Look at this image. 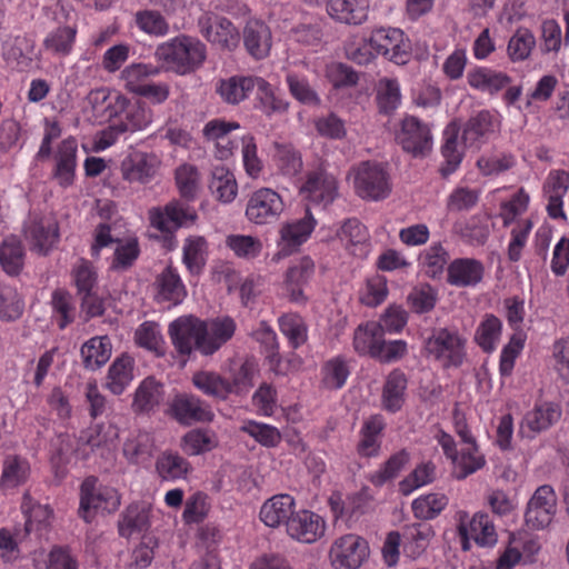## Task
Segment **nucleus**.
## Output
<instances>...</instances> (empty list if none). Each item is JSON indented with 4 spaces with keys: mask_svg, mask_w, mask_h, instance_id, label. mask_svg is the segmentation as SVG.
I'll list each match as a JSON object with an SVG mask.
<instances>
[{
    "mask_svg": "<svg viewBox=\"0 0 569 569\" xmlns=\"http://www.w3.org/2000/svg\"><path fill=\"white\" fill-rule=\"evenodd\" d=\"M157 61L179 76L199 70L207 59V46L197 37L179 34L157 46Z\"/></svg>",
    "mask_w": 569,
    "mask_h": 569,
    "instance_id": "nucleus-1",
    "label": "nucleus"
},
{
    "mask_svg": "<svg viewBox=\"0 0 569 569\" xmlns=\"http://www.w3.org/2000/svg\"><path fill=\"white\" fill-rule=\"evenodd\" d=\"M467 339L456 329L433 328L423 339L426 356L445 369L459 368L466 357Z\"/></svg>",
    "mask_w": 569,
    "mask_h": 569,
    "instance_id": "nucleus-2",
    "label": "nucleus"
},
{
    "mask_svg": "<svg viewBox=\"0 0 569 569\" xmlns=\"http://www.w3.org/2000/svg\"><path fill=\"white\" fill-rule=\"evenodd\" d=\"M150 226L166 236L173 237L179 229H187L198 221L197 209L186 199H172L162 207L149 210Z\"/></svg>",
    "mask_w": 569,
    "mask_h": 569,
    "instance_id": "nucleus-3",
    "label": "nucleus"
},
{
    "mask_svg": "<svg viewBox=\"0 0 569 569\" xmlns=\"http://www.w3.org/2000/svg\"><path fill=\"white\" fill-rule=\"evenodd\" d=\"M120 495L117 489L104 486L98 478L87 477L80 487L79 516L90 523L97 511L114 512L120 506Z\"/></svg>",
    "mask_w": 569,
    "mask_h": 569,
    "instance_id": "nucleus-4",
    "label": "nucleus"
},
{
    "mask_svg": "<svg viewBox=\"0 0 569 569\" xmlns=\"http://www.w3.org/2000/svg\"><path fill=\"white\" fill-rule=\"evenodd\" d=\"M353 188L361 199L383 200L391 192L389 172L381 163L363 161L353 169Z\"/></svg>",
    "mask_w": 569,
    "mask_h": 569,
    "instance_id": "nucleus-5",
    "label": "nucleus"
},
{
    "mask_svg": "<svg viewBox=\"0 0 569 569\" xmlns=\"http://www.w3.org/2000/svg\"><path fill=\"white\" fill-rule=\"evenodd\" d=\"M167 415L180 426L190 427L196 423L213 421L211 406L193 393H177L168 405Z\"/></svg>",
    "mask_w": 569,
    "mask_h": 569,
    "instance_id": "nucleus-6",
    "label": "nucleus"
},
{
    "mask_svg": "<svg viewBox=\"0 0 569 569\" xmlns=\"http://www.w3.org/2000/svg\"><path fill=\"white\" fill-rule=\"evenodd\" d=\"M206 321L192 316H181L170 322L168 335L176 351L181 356H190L193 350L201 353L200 345L204 343Z\"/></svg>",
    "mask_w": 569,
    "mask_h": 569,
    "instance_id": "nucleus-7",
    "label": "nucleus"
},
{
    "mask_svg": "<svg viewBox=\"0 0 569 569\" xmlns=\"http://www.w3.org/2000/svg\"><path fill=\"white\" fill-rule=\"evenodd\" d=\"M368 43L377 54L396 64H406L411 57V42L398 28H379L371 32Z\"/></svg>",
    "mask_w": 569,
    "mask_h": 569,
    "instance_id": "nucleus-8",
    "label": "nucleus"
},
{
    "mask_svg": "<svg viewBox=\"0 0 569 569\" xmlns=\"http://www.w3.org/2000/svg\"><path fill=\"white\" fill-rule=\"evenodd\" d=\"M302 198L323 208L331 204L339 194L337 178L323 164L307 171L300 187Z\"/></svg>",
    "mask_w": 569,
    "mask_h": 569,
    "instance_id": "nucleus-9",
    "label": "nucleus"
},
{
    "mask_svg": "<svg viewBox=\"0 0 569 569\" xmlns=\"http://www.w3.org/2000/svg\"><path fill=\"white\" fill-rule=\"evenodd\" d=\"M197 26L200 34L218 49L232 51L240 42V34L234 24L214 12L202 13Z\"/></svg>",
    "mask_w": 569,
    "mask_h": 569,
    "instance_id": "nucleus-10",
    "label": "nucleus"
},
{
    "mask_svg": "<svg viewBox=\"0 0 569 569\" xmlns=\"http://www.w3.org/2000/svg\"><path fill=\"white\" fill-rule=\"evenodd\" d=\"M284 209L282 197L271 188L253 191L247 202L246 217L258 226L276 222Z\"/></svg>",
    "mask_w": 569,
    "mask_h": 569,
    "instance_id": "nucleus-11",
    "label": "nucleus"
},
{
    "mask_svg": "<svg viewBox=\"0 0 569 569\" xmlns=\"http://www.w3.org/2000/svg\"><path fill=\"white\" fill-rule=\"evenodd\" d=\"M557 511V495L549 485L538 487L529 499L525 511V523L530 530H543Z\"/></svg>",
    "mask_w": 569,
    "mask_h": 569,
    "instance_id": "nucleus-12",
    "label": "nucleus"
},
{
    "mask_svg": "<svg viewBox=\"0 0 569 569\" xmlns=\"http://www.w3.org/2000/svg\"><path fill=\"white\" fill-rule=\"evenodd\" d=\"M396 141L403 151L413 157L425 156L432 148V134L429 126L415 116H406L400 121Z\"/></svg>",
    "mask_w": 569,
    "mask_h": 569,
    "instance_id": "nucleus-13",
    "label": "nucleus"
},
{
    "mask_svg": "<svg viewBox=\"0 0 569 569\" xmlns=\"http://www.w3.org/2000/svg\"><path fill=\"white\" fill-rule=\"evenodd\" d=\"M369 555L367 541L357 535H345L336 539L329 557L336 569H358Z\"/></svg>",
    "mask_w": 569,
    "mask_h": 569,
    "instance_id": "nucleus-14",
    "label": "nucleus"
},
{
    "mask_svg": "<svg viewBox=\"0 0 569 569\" xmlns=\"http://www.w3.org/2000/svg\"><path fill=\"white\" fill-rule=\"evenodd\" d=\"M316 226L317 220L310 209L302 218L284 223L280 229V249L273 259L279 260L297 250L309 239Z\"/></svg>",
    "mask_w": 569,
    "mask_h": 569,
    "instance_id": "nucleus-15",
    "label": "nucleus"
},
{
    "mask_svg": "<svg viewBox=\"0 0 569 569\" xmlns=\"http://www.w3.org/2000/svg\"><path fill=\"white\" fill-rule=\"evenodd\" d=\"M24 237L31 246V250L47 254L58 240V224L47 217L30 214L24 222Z\"/></svg>",
    "mask_w": 569,
    "mask_h": 569,
    "instance_id": "nucleus-16",
    "label": "nucleus"
},
{
    "mask_svg": "<svg viewBox=\"0 0 569 569\" xmlns=\"http://www.w3.org/2000/svg\"><path fill=\"white\" fill-rule=\"evenodd\" d=\"M561 415V406L557 402L545 401L537 403L532 410L523 416L519 433L525 438L533 439L538 433L558 422Z\"/></svg>",
    "mask_w": 569,
    "mask_h": 569,
    "instance_id": "nucleus-17",
    "label": "nucleus"
},
{
    "mask_svg": "<svg viewBox=\"0 0 569 569\" xmlns=\"http://www.w3.org/2000/svg\"><path fill=\"white\" fill-rule=\"evenodd\" d=\"M286 530L292 539L303 543H312L325 535L326 522L318 513L303 509L293 512Z\"/></svg>",
    "mask_w": 569,
    "mask_h": 569,
    "instance_id": "nucleus-18",
    "label": "nucleus"
},
{
    "mask_svg": "<svg viewBox=\"0 0 569 569\" xmlns=\"http://www.w3.org/2000/svg\"><path fill=\"white\" fill-rule=\"evenodd\" d=\"M459 535H470L479 547H493L498 541L496 527L488 513L477 512L469 519L467 512H459Z\"/></svg>",
    "mask_w": 569,
    "mask_h": 569,
    "instance_id": "nucleus-19",
    "label": "nucleus"
},
{
    "mask_svg": "<svg viewBox=\"0 0 569 569\" xmlns=\"http://www.w3.org/2000/svg\"><path fill=\"white\" fill-rule=\"evenodd\" d=\"M78 143L72 137L63 139L54 153L52 179L59 187L67 189L74 182Z\"/></svg>",
    "mask_w": 569,
    "mask_h": 569,
    "instance_id": "nucleus-20",
    "label": "nucleus"
},
{
    "mask_svg": "<svg viewBox=\"0 0 569 569\" xmlns=\"http://www.w3.org/2000/svg\"><path fill=\"white\" fill-rule=\"evenodd\" d=\"M569 190V172L566 170H551L542 187L546 197L547 212L552 219H566L563 198Z\"/></svg>",
    "mask_w": 569,
    "mask_h": 569,
    "instance_id": "nucleus-21",
    "label": "nucleus"
},
{
    "mask_svg": "<svg viewBox=\"0 0 569 569\" xmlns=\"http://www.w3.org/2000/svg\"><path fill=\"white\" fill-rule=\"evenodd\" d=\"M157 168L158 161L153 154L133 151L121 161L120 171L123 180L146 184L152 180Z\"/></svg>",
    "mask_w": 569,
    "mask_h": 569,
    "instance_id": "nucleus-22",
    "label": "nucleus"
},
{
    "mask_svg": "<svg viewBox=\"0 0 569 569\" xmlns=\"http://www.w3.org/2000/svg\"><path fill=\"white\" fill-rule=\"evenodd\" d=\"M315 274V262L308 257H301L292 266H290L284 276V289L289 296L290 301L305 305L307 296L303 292V287L308 284Z\"/></svg>",
    "mask_w": 569,
    "mask_h": 569,
    "instance_id": "nucleus-23",
    "label": "nucleus"
},
{
    "mask_svg": "<svg viewBox=\"0 0 569 569\" xmlns=\"http://www.w3.org/2000/svg\"><path fill=\"white\" fill-rule=\"evenodd\" d=\"M483 274V263L473 258H457L447 268L448 283L459 288L476 287Z\"/></svg>",
    "mask_w": 569,
    "mask_h": 569,
    "instance_id": "nucleus-24",
    "label": "nucleus"
},
{
    "mask_svg": "<svg viewBox=\"0 0 569 569\" xmlns=\"http://www.w3.org/2000/svg\"><path fill=\"white\" fill-rule=\"evenodd\" d=\"M154 298L158 302H169L177 306L187 296V289L176 268L167 266L154 280Z\"/></svg>",
    "mask_w": 569,
    "mask_h": 569,
    "instance_id": "nucleus-25",
    "label": "nucleus"
},
{
    "mask_svg": "<svg viewBox=\"0 0 569 569\" xmlns=\"http://www.w3.org/2000/svg\"><path fill=\"white\" fill-rule=\"evenodd\" d=\"M116 104L123 113L119 118V131L133 132L147 128L153 119V112L144 102H129L126 97L118 96Z\"/></svg>",
    "mask_w": 569,
    "mask_h": 569,
    "instance_id": "nucleus-26",
    "label": "nucleus"
},
{
    "mask_svg": "<svg viewBox=\"0 0 569 569\" xmlns=\"http://www.w3.org/2000/svg\"><path fill=\"white\" fill-rule=\"evenodd\" d=\"M295 498L288 493H279L269 498L260 508V520L270 528L288 523L295 512Z\"/></svg>",
    "mask_w": 569,
    "mask_h": 569,
    "instance_id": "nucleus-27",
    "label": "nucleus"
},
{
    "mask_svg": "<svg viewBox=\"0 0 569 569\" xmlns=\"http://www.w3.org/2000/svg\"><path fill=\"white\" fill-rule=\"evenodd\" d=\"M156 450L153 436L144 430H133L123 442L122 453L131 465H148Z\"/></svg>",
    "mask_w": 569,
    "mask_h": 569,
    "instance_id": "nucleus-28",
    "label": "nucleus"
},
{
    "mask_svg": "<svg viewBox=\"0 0 569 569\" xmlns=\"http://www.w3.org/2000/svg\"><path fill=\"white\" fill-rule=\"evenodd\" d=\"M31 499L28 493L23 497L22 510L26 516L23 527V537H32L40 540L47 532L52 517V510L48 505H30Z\"/></svg>",
    "mask_w": 569,
    "mask_h": 569,
    "instance_id": "nucleus-29",
    "label": "nucleus"
},
{
    "mask_svg": "<svg viewBox=\"0 0 569 569\" xmlns=\"http://www.w3.org/2000/svg\"><path fill=\"white\" fill-rule=\"evenodd\" d=\"M408 378L400 369L389 372L382 387L381 407L383 410L396 413L400 411L406 402Z\"/></svg>",
    "mask_w": 569,
    "mask_h": 569,
    "instance_id": "nucleus-30",
    "label": "nucleus"
},
{
    "mask_svg": "<svg viewBox=\"0 0 569 569\" xmlns=\"http://www.w3.org/2000/svg\"><path fill=\"white\" fill-rule=\"evenodd\" d=\"M493 130V116L488 110L479 111L477 114L472 116L463 127V146L476 150L480 149V147L487 142Z\"/></svg>",
    "mask_w": 569,
    "mask_h": 569,
    "instance_id": "nucleus-31",
    "label": "nucleus"
},
{
    "mask_svg": "<svg viewBox=\"0 0 569 569\" xmlns=\"http://www.w3.org/2000/svg\"><path fill=\"white\" fill-rule=\"evenodd\" d=\"M206 331L201 355L211 356L232 338L236 322L230 317L216 318L206 322Z\"/></svg>",
    "mask_w": 569,
    "mask_h": 569,
    "instance_id": "nucleus-32",
    "label": "nucleus"
},
{
    "mask_svg": "<svg viewBox=\"0 0 569 569\" xmlns=\"http://www.w3.org/2000/svg\"><path fill=\"white\" fill-rule=\"evenodd\" d=\"M267 81L258 77H231L221 80L217 92L223 101L237 104L244 100L254 88H267Z\"/></svg>",
    "mask_w": 569,
    "mask_h": 569,
    "instance_id": "nucleus-33",
    "label": "nucleus"
},
{
    "mask_svg": "<svg viewBox=\"0 0 569 569\" xmlns=\"http://www.w3.org/2000/svg\"><path fill=\"white\" fill-rule=\"evenodd\" d=\"M386 427L382 416L375 415L368 418L360 431V440L357 445V452L363 458L377 457L381 448V433Z\"/></svg>",
    "mask_w": 569,
    "mask_h": 569,
    "instance_id": "nucleus-34",
    "label": "nucleus"
},
{
    "mask_svg": "<svg viewBox=\"0 0 569 569\" xmlns=\"http://www.w3.org/2000/svg\"><path fill=\"white\" fill-rule=\"evenodd\" d=\"M243 42L247 51L256 59L268 56L271 49V31L259 20H250L243 30Z\"/></svg>",
    "mask_w": 569,
    "mask_h": 569,
    "instance_id": "nucleus-35",
    "label": "nucleus"
},
{
    "mask_svg": "<svg viewBox=\"0 0 569 569\" xmlns=\"http://www.w3.org/2000/svg\"><path fill=\"white\" fill-rule=\"evenodd\" d=\"M445 142L441 147V153L445 162L440 168L442 177L452 174L460 166L463 158V141L459 139V129L456 124H449L445 132Z\"/></svg>",
    "mask_w": 569,
    "mask_h": 569,
    "instance_id": "nucleus-36",
    "label": "nucleus"
},
{
    "mask_svg": "<svg viewBox=\"0 0 569 569\" xmlns=\"http://www.w3.org/2000/svg\"><path fill=\"white\" fill-rule=\"evenodd\" d=\"M383 339L385 333L380 325L376 321H367L356 328L353 333V348L361 356L376 358Z\"/></svg>",
    "mask_w": 569,
    "mask_h": 569,
    "instance_id": "nucleus-37",
    "label": "nucleus"
},
{
    "mask_svg": "<svg viewBox=\"0 0 569 569\" xmlns=\"http://www.w3.org/2000/svg\"><path fill=\"white\" fill-rule=\"evenodd\" d=\"M163 396L164 389L162 383L152 377H148L136 389L132 410L136 413H149L161 403Z\"/></svg>",
    "mask_w": 569,
    "mask_h": 569,
    "instance_id": "nucleus-38",
    "label": "nucleus"
},
{
    "mask_svg": "<svg viewBox=\"0 0 569 569\" xmlns=\"http://www.w3.org/2000/svg\"><path fill=\"white\" fill-rule=\"evenodd\" d=\"M209 189L220 202H232L238 194V183L233 172L224 164L212 166Z\"/></svg>",
    "mask_w": 569,
    "mask_h": 569,
    "instance_id": "nucleus-39",
    "label": "nucleus"
},
{
    "mask_svg": "<svg viewBox=\"0 0 569 569\" xmlns=\"http://www.w3.org/2000/svg\"><path fill=\"white\" fill-rule=\"evenodd\" d=\"M467 80L471 88L490 94H495L508 87L511 81L510 77L505 72L485 67L470 70L467 74Z\"/></svg>",
    "mask_w": 569,
    "mask_h": 569,
    "instance_id": "nucleus-40",
    "label": "nucleus"
},
{
    "mask_svg": "<svg viewBox=\"0 0 569 569\" xmlns=\"http://www.w3.org/2000/svg\"><path fill=\"white\" fill-rule=\"evenodd\" d=\"M190 469V462L172 450L162 451L156 461V471L163 481L184 479Z\"/></svg>",
    "mask_w": 569,
    "mask_h": 569,
    "instance_id": "nucleus-41",
    "label": "nucleus"
},
{
    "mask_svg": "<svg viewBox=\"0 0 569 569\" xmlns=\"http://www.w3.org/2000/svg\"><path fill=\"white\" fill-rule=\"evenodd\" d=\"M111 343L108 337H93L84 342L80 355L86 369L94 371L104 366L111 357Z\"/></svg>",
    "mask_w": 569,
    "mask_h": 569,
    "instance_id": "nucleus-42",
    "label": "nucleus"
},
{
    "mask_svg": "<svg viewBox=\"0 0 569 569\" xmlns=\"http://www.w3.org/2000/svg\"><path fill=\"white\" fill-rule=\"evenodd\" d=\"M77 28L62 26L51 30L43 39L42 47L46 52L64 58L69 56L76 42Z\"/></svg>",
    "mask_w": 569,
    "mask_h": 569,
    "instance_id": "nucleus-43",
    "label": "nucleus"
},
{
    "mask_svg": "<svg viewBox=\"0 0 569 569\" xmlns=\"http://www.w3.org/2000/svg\"><path fill=\"white\" fill-rule=\"evenodd\" d=\"M435 531L430 525L416 523L405 530L403 553L411 559L419 558L428 548Z\"/></svg>",
    "mask_w": 569,
    "mask_h": 569,
    "instance_id": "nucleus-44",
    "label": "nucleus"
},
{
    "mask_svg": "<svg viewBox=\"0 0 569 569\" xmlns=\"http://www.w3.org/2000/svg\"><path fill=\"white\" fill-rule=\"evenodd\" d=\"M208 242L202 236H189L182 247V262L191 274H200L206 266Z\"/></svg>",
    "mask_w": 569,
    "mask_h": 569,
    "instance_id": "nucleus-45",
    "label": "nucleus"
},
{
    "mask_svg": "<svg viewBox=\"0 0 569 569\" xmlns=\"http://www.w3.org/2000/svg\"><path fill=\"white\" fill-rule=\"evenodd\" d=\"M191 381L207 397L226 400L231 395L229 381L214 371H197L193 373Z\"/></svg>",
    "mask_w": 569,
    "mask_h": 569,
    "instance_id": "nucleus-46",
    "label": "nucleus"
},
{
    "mask_svg": "<svg viewBox=\"0 0 569 569\" xmlns=\"http://www.w3.org/2000/svg\"><path fill=\"white\" fill-rule=\"evenodd\" d=\"M450 254L441 242H432L419 254V263L430 278H439L449 266Z\"/></svg>",
    "mask_w": 569,
    "mask_h": 569,
    "instance_id": "nucleus-47",
    "label": "nucleus"
},
{
    "mask_svg": "<svg viewBox=\"0 0 569 569\" xmlns=\"http://www.w3.org/2000/svg\"><path fill=\"white\" fill-rule=\"evenodd\" d=\"M160 71L159 67L151 63H131L122 70L121 80L129 92L138 96L150 82L149 78L158 76Z\"/></svg>",
    "mask_w": 569,
    "mask_h": 569,
    "instance_id": "nucleus-48",
    "label": "nucleus"
},
{
    "mask_svg": "<svg viewBox=\"0 0 569 569\" xmlns=\"http://www.w3.org/2000/svg\"><path fill=\"white\" fill-rule=\"evenodd\" d=\"M133 359L128 355L118 357L109 368L107 388L113 395H121L133 379Z\"/></svg>",
    "mask_w": 569,
    "mask_h": 569,
    "instance_id": "nucleus-49",
    "label": "nucleus"
},
{
    "mask_svg": "<svg viewBox=\"0 0 569 569\" xmlns=\"http://www.w3.org/2000/svg\"><path fill=\"white\" fill-rule=\"evenodd\" d=\"M451 463L455 477L462 480L483 468L486 459L479 451L477 442H475V445H467V448L458 452L457 458Z\"/></svg>",
    "mask_w": 569,
    "mask_h": 569,
    "instance_id": "nucleus-50",
    "label": "nucleus"
},
{
    "mask_svg": "<svg viewBox=\"0 0 569 569\" xmlns=\"http://www.w3.org/2000/svg\"><path fill=\"white\" fill-rule=\"evenodd\" d=\"M24 262V249L21 241L10 236L3 239L0 244V264L10 276L20 273Z\"/></svg>",
    "mask_w": 569,
    "mask_h": 569,
    "instance_id": "nucleus-51",
    "label": "nucleus"
},
{
    "mask_svg": "<svg viewBox=\"0 0 569 569\" xmlns=\"http://www.w3.org/2000/svg\"><path fill=\"white\" fill-rule=\"evenodd\" d=\"M272 147L274 162L282 174L293 177L301 172L303 162L299 150L286 142H273Z\"/></svg>",
    "mask_w": 569,
    "mask_h": 569,
    "instance_id": "nucleus-52",
    "label": "nucleus"
},
{
    "mask_svg": "<svg viewBox=\"0 0 569 569\" xmlns=\"http://www.w3.org/2000/svg\"><path fill=\"white\" fill-rule=\"evenodd\" d=\"M30 473V466L26 459L17 456L8 457L2 465L0 488L9 490L23 485Z\"/></svg>",
    "mask_w": 569,
    "mask_h": 569,
    "instance_id": "nucleus-53",
    "label": "nucleus"
},
{
    "mask_svg": "<svg viewBox=\"0 0 569 569\" xmlns=\"http://www.w3.org/2000/svg\"><path fill=\"white\" fill-rule=\"evenodd\" d=\"M337 234L352 254H357V251L362 253L363 247L369 239L366 226H363L357 218L347 219L340 227Z\"/></svg>",
    "mask_w": 569,
    "mask_h": 569,
    "instance_id": "nucleus-54",
    "label": "nucleus"
},
{
    "mask_svg": "<svg viewBox=\"0 0 569 569\" xmlns=\"http://www.w3.org/2000/svg\"><path fill=\"white\" fill-rule=\"evenodd\" d=\"M51 318L60 330L66 329L76 320V307L73 299L66 290L57 289L51 295Z\"/></svg>",
    "mask_w": 569,
    "mask_h": 569,
    "instance_id": "nucleus-55",
    "label": "nucleus"
},
{
    "mask_svg": "<svg viewBox=\"0 0 569 569\" xmlns=\"http://www.w3.org/2000/svg\"><path fill=\"white\" fill-rule=\"evenodd\" d=\"M410 455L407 450L402 449L389 457V459L381 465V467L369 476V481L375 487H382L388 481L398 477L400 471L409 462Z\"/></svg>",
    "mask_w": 569,
    "mask_h": 569,
    "instance_id": "nucleus-56",
    "label": "nucleus"
},
{
    "mask_svg": "<svg viewBox=\"0 0 569 569\" xmlns=\"http://www.w3.org/2000/svg\"><path fill=\"white\" fill-rule=\"evenodd\" d=\"M1 49L2 56L8 62L20 64L29 59L33 44L23 34L7 33L3 36Z\"/></svg>",
    "mask_w": 569,
    "mask_h": 569,
    "instance_id": "nucleus-57",
    "label": "nucleus"
},
{
    "mask_svg": "<svg viewBox=\"0 0 569 569\" xmlns=\"http://www.w3.org/2000/svg\"><path fill=\"white\" fill-rule=\"evenodd\" d=\"M134 22L139 30L151 37H164L170 31L169 22L158 10L144 9L137 11Z\"/></svg>",
    "mask_w": 569,
    "mask_h": 569,
    "instance_id": "nucleus-58",
    "label": "nucleus"
},
{
    "mask_svg": "<svg viewBox=\"0 0 569 569\" xmlns=\"http://www.w3.org/2000/svg\"><path fill=\"white\" fill-rule=\"evenodd\" d=\"M226 246L233 254L243 260H253L261 254L262 242L259 238L250 234H229L226 238Z\"/></svg>",
    "mask_w": 569,
    "mask_h": 569,
    "instance_id": "nucleus-59",
    "label": "nucleus"
},
{
    "mask_svg": "<svg viewBox=\"0 0 569 569\" xmlns=\"http://www.w3.org/2000/svg\"><path fill=\"white\" fill-rule=\"evenodd\" d=\"M279 329L293 349L301 347L308 340V327L297 313L281 316L279 318Z\"/></svg>",
    "mask_w": 569,
    "mask_h": 569,
    "instance_id": "nucleus-60",
    "label": "nucleus"
},
{
    "mask_svg": "<svg viewBox=\"0 0 569 569\" xmlns=\"http://www.w3.org/2000/svg\"><path fill=\"white\" fill-rule=\"evenodd\" d=\"M216 447L213 432L204 429L190 430L181 439V448L188 456H199Z\"/></svg>",
    "mask_w": 569,
    "mask_h": 569,
    "instance_id": "nucleus-61",
    "label": "nucleus"
},
{
    "mask_svg": "<svg viewBox=\"0 0 569 569\" xmlns=\"http://www.w3.org/2000/svg\"><path fill=\"white\" fill-rule=\"evenodd\" d=\"M377 103L385 114L395 112L401 103L400 84L397 79L383 78L378 83Z\"/></svg>",
    "mask_w": 569,
    "mask_h": 569,
    "instance_id": "nucleus-62",
    "label": "nucleus"
},
{
    "mask_svg": "<svg viewBox=\"0 0 569 569\" xmlns=\"http://www.w3.org/2000/svg\"><path fill=\"white\" fill-rule=\"evenodd\" d=\"M24 310V302L16 288L0 283V320L16 321Z\"/></svg>",
    "mask_w": 569,
    "mask_h": 569,
    "instance_id": "nucleus-63",
    "label": "nucleus"
},
{
    "mask_svg": "<svg viewBox=\"0 0 569 569\" xmlns=\"http://www.w3.org/2000/svg\"><path fill=\"white\" fill-rule=\"evenodd\" d=\"M448 498L442 493H429L412 501V511L421 520L435 519L447 507Z\"/></svg>",
    "mask_w": 569,
    "mask_h": 569,
    "instance_id": "nucleus-64",
    "label": "nucleus"
}]
</instances>
